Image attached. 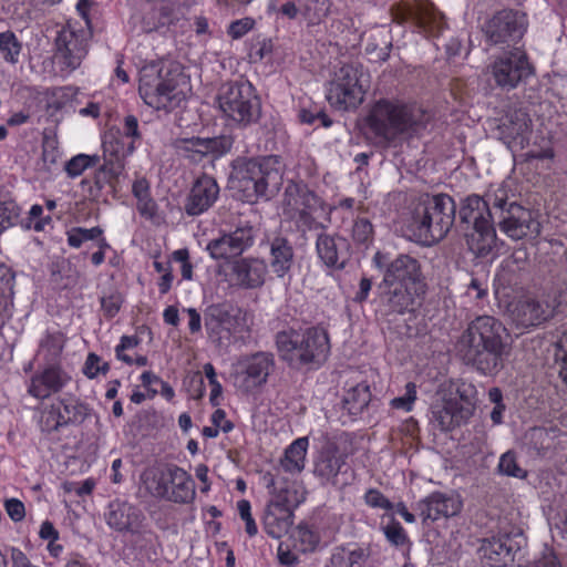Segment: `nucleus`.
I'll use <instances>...</instances> for the list:
<instances>
[{
    "instance_id": "nucleus-20",
    "label": "nucleus",
    "mask_w": 567,
    "mask_h": 567,
    "mask_svg": "<svg viewBox=\"0 0 567 567\" xmlns=\"http://www.w3.org/2000/svg\"><path fill=\"white\" fill-rule=\"evenodd\" d=\"M265 245L268 249L267 266L277 278H285L290 274L295 266V247L291 240L282 235L276 234L266 239Z\"/></svg>"
},
{
    "instance_id": "nucleus-62",
    "label": "nucleus",
    "mask_w": 567,
    "mask_h": 567,
    "mask_svg": "<svg viewBox=\"0 0 567 567\" xmlns=\"http://www.w3.org/2000/svg\"><path fill=\"white\" fill-rule=\"evenodd\" d=\"M526 437L528 439L529 444L533 445L534 450L537 453H540L549 447V433L546 429L543 427H534L532 429Z\"/></svg>"
},
{
    "instance_id": "nucleus-36",
    "label": "nucleus",
    "mask_w": 567,
    "mask_h": 567,
    "mask_svg": "<svg viewBox=\"0 0 567 567\" xmlns=\"http://www.w3.org/2000/svg\"><path fill=\"white\" fill-rule=\"evenodd\" d=\"M495 223L473 226L467 229L465 240L468 249L477 257L487 256L496 246Z\"/></svg>"
},
{
    "instance_id": "nucleus-35",
    "label": "nucleus",
    "mask_w": 567,
    "mask_h": 567,
    "mask_svg": "<svg viewBox=\"0 0 567 567\" xmlns=\"http://www.w3.org/2000/svg\"><path fill=\"white\" fill-rule=\"evenodd\" d=\"M346 465V455L341 454L337 447L323 449L316 462L313 473L324 484H336L341 468Z\"/></svg>"
},
{
    "instance_id": "nucleus-63",
    "label": "nucleus",
    "mask_w": 567,
    "mask_h": 567,
    "mask_svg": "<svg viewBox=\"0 0 567 567\" xmlns=\"http://www.w3.org/2000/svg\"><path fill=\"white\" fill-rule=\"evenodd\" d=\"M254 25L255 20L252 18L246 17L238 19L229 24L227 33L231 39L237 40L247 34L254 28Z\"/></svg>"
},
{
    "instance_id": "nucleus-22",
    "label": "nucleus",
    "mask_w": 567,
    "mask_h": 567,
    "mask_svg": "<svg viewBox=\"0 0 567 567\" xmlns=\"http://www.w3.org/2000/svg\"><path fill=\"white\" fill-rule=\"evenodd\" d=\"M383 285H406L425 287L422 279L420 262L412 256L401 254L386 264L382 281Z\"/></svg>"
},
{
    "instance_id": "nucleus-3",
    "label": "nucleus",
    "mask_w": 567,
    "mask_h": 567,
    "mask_svg": "<svg viewBox=\"0 0 567 567\" xmlns=\"http://www.w3.org/2000/svg\"><path fill=\"white\" fill-rule=\"evenodd\" d=\"M277 156L262 159L237 158L229 177L230 188L239 194L241 200L255 203L259 198L269 199L279 190L282 174L277 167Z\"/></svg>"
},
{
    "instance_id": "nucleus-38",
    "label": "nucleus",
    "mask_w": 567,
    "mask_h": 567,
    "mask_svg": "<svg viewBox=\"0 0 567 567\" xmlns=\"http://www.w3.org/2000/svg\"><path fill=\"white\" fill-rule=\"evenodd\" d=\"M309 446L308 437H299L295 440L285 450L284 456L280 458L281 467L291 474H299L306 465V455Z\"/></svg>"
},
{
    "instance_id": "nucleus-64",
    "label": "nucleus",
    "mask_w": 567,
    "mask_h": 567,
    "mask_svg": "<svg viewBox=\"0 0 567 567\" xmlns=\"http://www.w3.org/2000/svg\"><path fill=\"white\" fill-rule=\"evenodd\" d=\"M140 340L135 336H123L120 343L115 348L116 358L128 365L133 364V359L125 354L124 351L137 347Z\"/></svg>"
},
{
    "instance_id": "nucleus-9",
    "label": "nucleus",
    "mask_w": 567,
    "mask_h": 567,
    "mask_svg": "<svg viewBox=\"0 0 567 567\" xmlns=\"http://www.w3.org/2000/svg\"><path fill=\"white\" fill-rule=\"evenodd\" d=\"M204 326L208 340L218 349L227 350L250 332V316L228 303H213L204 311Z\"/></svg>"
},
{
    "instance_id": "nucleus-34",
    "label": "nucleus",
    "mask_w": 567,
    "mask_h": 567,
    "mask_svg": "<svg viewBox=\"0 0 567 567\" xmlns=\"http://www.w3.org/2000/svg\"><path fill=\"white\" fill-rule=\"evenodd\" d=\"M511 316L518 327L528 328L539 326L546 321L550 318L551 311L547 303L526 298L513 305Z\"/></svg>"
},
{
    "instance_id": "nucleus-18",
    "label": "nucleus",
    "mask_w": 567,
    "mask_h": 567,
    "mask_svg": "<svg viewBox=\"0 0 567 567\" xmlns=\"http://www.w3.org/2000/svg\"><path fill=\"white\" fill-rule=\"evenodd\" d=\"M181 475L177 465L174 464L147 467L141 473V487L154 498H169L172 495L168 494V484H174L178 491H183Z\"/></svg>"
},
{
    "instance_id": "nucleus-26",
    "label": "nucleus",
    "mask_w": 567,
    "mask_h": 567,
    "mask_svg": "<svg viewBox=\"0 0 567 567\" xmlns=\"http://www.w3.org/2000/svg\"><path fill=\"white\" fill-rule=\"evenodd\" d=\"M316 250L326 267L337 270L343 269L350 257L348 240L338 235L326 233L318 235Z\"/></svg>"
},
{
    "instance_id": "nucleus-61",
    "label": "nucleus",
    "mask_w": 567,
    "mask_h": 567,
    "mask_svg": "<svg viewBox=\"0 0 567 567\" xmlns=\"http://www.w3.org/2000/svg\"><path fill=\"white\" fill-rule=\"evenodd\" d=\"M416 400V386L414 383L409 382L405 385V393L402 396L394 398L391 401V405L394 409L410 412L413 408L414 401Z\"/></svg>"
},
{
    "instance_id": "nucleus-15",
    "label": "nucleus",
    "mask_w": 567,
    "mask_h": 567,
    "mask_svg": "<svg viewBox=\"0 0 567 567\" xmlns=\"http://www.w3.org/2000/svg\"><path fill=\"white\" fill-rule=\"evenodd\" d=\"M528 28L525 13L504 9L495 12L482 24L484 41L493 47L517 48Z\"/></svg>"
},
{
    "instance_id": "nucleus-54",
    "label": "nucleus",
    "mask_w": 567,
    "mask_h": 567,
    "mask_svg": "<svg viewBox=\"0 0 567 567\" xmlns=\"http://www.w3.org/2000/svg\"><path fill=\"white\" fill-rule=\"evenodd\" d=\"M297 538L301 544L302 551H313L320 543V535L308 525H299Z\"/></svg>"
},
{
    "instance_id": "nucleus-17",
    "label": "nucleus",
    "mask_w": 567,
    "mask_h": 567,
    "mask_svg": "<svg viewBox=\"0 0 567 567\" xmlns=\"http://www.w3.org/2000/svg\"><path fill=\"white\" fill-rule=\"evenodd\" d=\"M255 231L252 226L245 224L235 230L221 233L217 238L212 239L206 250L215 260H227L240 256L254 245Z\"/></svg>"
},
{
    "instance_id": "nucleus-46",
    "label": "nucleus",
    "mask_w": 567,
    "mask_h": 567,
    "mask_svg": "<svg viewBox=\"0 0 567 567\" xmlns=\"http://www.w3.org/2000/svg\"><path fill=\"white\" fill-rule=\"evenodd\" d=\"M371 400L369 385L360 383L352 388L344 396V404L350 413H361Z\"/></svg>"
},
{
    "instance_id": "nucleus-49",
    "label": "nucleus",
    "mask_w": 567,
    "mask_h": 567,
    "mask_svg": "<svg viewBox=\"0 0 567 567\" xmlns=\"http://www.w3.org/2000/svg\"><path fill=\"white\" fill-rule=\"evenodd\" d=\"M103 235V229L99 226L92 228L74 227L66 233L68 244L72 248H80L83 243L95 240Z\"/></svg>"
},
{
    "instance_id": "nucleus-24",
    "label": "nucleus",
    "mask_w": 567,
    "mask_h": 567,
    "mask_svg": "<svg viewBox=\"0 0 567 567\" xmlns=\"http://www.w3.org/2000/svg\"><path fill=\"white\" fill-rule=\"evenodd\" d=\"M219 186L209 175H202L193 184L184 205L188 216H198L207 212L218 199Z\"/></svg>"
},
{
    "instance_id": "nucleus-60",
    "label": "nucleus",
    "mask_w": 567,
    "mask_h": 567,
    "mask_svg": "<svg viewBox=\"0 0 567 567\" xmlns=\"http://www.w3.org/2000/svg\"><path fill=\"white\" fill-rule=\"evenodd\" d=\"M532 567H563V561L554 548L545 546L535 557Z\"/></svg>"
},
{
    "instance_id": "nucleus-47",
    "label": "nucleus",
    "mask_w": 567,
    "mask_h": 567,
    "mask_svg": "<svg viewBox=\"0 0 567 567\" xmlns=\"http://www.w3.org/2000/svg\"><path fill=\"white\" fill-rule=\"evenodd\" d=\"M136 150V145L134 144H125L123 138L109 135L103 141V155L104 158H116L120 162H124V158Z\"/></svg>"
},
{
    "instance_id": "nucleus-58",
    "label": "nucleus",
    "mask_w": 567,
    "mask_h": 567,
    "mask_svg": "<svg viewBox=\"0 0 567 567\" xmlns=\"http://www.w3.org/2000/svg\"><path fill=\"white\" fill-rule=\"evenodd\" d=\"M363 499L364 503L371 508H379L384 511L394 509L393 503L377 488H369L364 493Z\"/></svg>"
},
{
    "instance_id": "nucleus-45",
    "label": "nucleus",
    "mask_w": 567,
    "mask_h": 567,
    "mask_svg": "<svg viewBox=\"0 0 567 567\" xmlns=\"http://www.w3.org/2000/svg\"><path fill=\"white\" fill-rule=\"evenodd\" d=\"M22 51V42L12 31L0 32V55L9 64H17Z\"/></svg>"
},
{
    "instance_id": "nucleus-55",
    "label": "nucleus",
    "mask_w": 567,
    "mask_h": 567,
    "mask_svg": "<svg viewBox=\"0 0 567 567\" xmlns=\"http://www.w3.org/2000/svg\"><path fill=\"white\" fill-rule=\"evenodd\" d=\"M109 370L110 364L97 354L91 352L86 357L82 371L89 379H94L99 373L106 374Z\"/></svg>"
},
{
    "instance_id": "nucleus-8",
    "label": "nucleus",
    "mask_w": 567,
    "mask_h": 567,
    "mask_svg": "<svg viewBox=\"0 0 567 567\" xmlns=\"http://www.w3.org/2000/svg\"><path fill=\"white\" fill-rule=\"evenodd\" d=\"M474 386L462 380L441 382L431 404V422L443 432L465 423L474 412Z\"/></svg>"
},
{
    "instance_id": "nucleus-12",
    "label": "nucleus",
    "mask_w": 567,
    "mask_h": 567,
    "mask_svg": "<svg viewBox=\"0 0 567 567\" xmlns=\"http://www.w3.org/2000/svg\"><path fill=\"white\" fill-rule=\"evenodd\" d=\"M276 369L275 354L270 351H256L243 354L231 367L234 386L245 393H254L264 388Z\"/></svg>"
},
{
    "instance_id": "nucleus-7",
    "label": "nucleus",
    "mask_w": 567,
    "mask_h": 567,
    "mask_svg": "<svg viewBox=\"0 0 567 567\" xmlns=\"http://www.w3.org/2000/svg\"><path fill=\"white\" fill-rule=\"evenodd\" d=\"M515 197V192L506 182L488 190L495 214L494 223L512 240L537 237L542 230L540 223L534 213L518 204Z\"/></svg>"
},
{
    "instance_id": "nucleus-56",
    "label": "nucleus",
    "mask_w": 567,
    "mask_h": 567,
    "mask_svg": "<svg viewBox=\"0 0 567 567\" xmlns=\"http://www.w3.org/2000/svg\"><path fill=\"white\" fill-rule=\"evenodd\" d=\"M20 215L14 202H0V233L13 226Z\"/></svg>"
},
{
    "instance_id": "nucleus-57",
    "label": "nucleus",
    "mask_w": 567,
    "mask_h": 567,
    "mask_svg": "<svg viewBox=\"0 0 567 567\" xmlns=\"http://www.w3.org/2000/svg\"><path fill=\"white\" fill-rule=\"evenodd\" d=\"M237 511L240 518L245 522V530L249 537H254L258 533L257 524L251 515V505L247 499H240L237 502Z\"/></svg>"
},
{
    "instance_id": "nucleus-40",
    "label": "nucleus",
    "mask_w": 567,
    "mask_h": 567,
    "mask_svg": "<svg viewBox=\"0 0 567 567\" xmlns=\"http://www.w3.org/2000/svg\"><path fill=\"white\" fill-rule=\"evenodd\" d=\"M66 342L60 330H47L39 342L38 355L50 364H56Z\"/></svg>"
},
{
    "instance_id": "nucleus-37",
    "label": "nucleus",
    "mask_w": 567,
    "mask_h": 567,
    "mask_svg": "<svg viewBox=\"0 0 567 567\" xmlns=\"http://www.w3.org/2000/svg\"><path fill=\"white\" fill-rule=\"evenodd\" d=\"M293 524V513L287 508L266 505L262 527L266 534L275 539L285 536Z\"/></svg>"
},
{
    "instance_id": "nucleus-41",
    "label": "nucleus",
    "mask_w": 567,
    "mask_h": 567,
    "mask_svg": "<svg viewBox=\"0 0 567 567\" xmlns=\"http://www.w3.org/2000/svg\"><path fill=\"white\" fill-rule=\"evenodd\" d=\"M530 118L522 109L509 111L503 118L499 130L505 138L516 140L528 132Z\"/></svg>"
},
{
    "instance_id": "nucleus-6",
    "label": "nucleus",
    "mask_w": 567,
    "mask_h": 567,
    "mask_svg": "<svg viewBox=\"0 0 567 567\" xmlns=\"http://www.w3.org/2000/svg\"><path fill=\"white\" fill-rule=\"evenodd\" d=\"M182 79L183 73L177 63L152 62L140 72V96L157 111H173L185 101V94L179 89Z\"/></svg>"
},
{
    "instance_id": "nucleus-29",
    "label": "nucleus",
    "mask_w": 567,
    "mask_h": 567,
    "mask_svg": "<svg viewBox=\"0 0 567 567\" xmlns=\"http://www.w3.org/2000/svg\"><path fill=\"white\" fill-rule=\"evenodd\" d=\"M519 547L509 535H502L484 540L480 550L489 567H506L514 561Z\"/></svg>"
},
{
    "instance_id": "nucleus-5",
    "label": "nucleus",
    "mask_w": 567,
    "mask_h": 567,
    "mask_svg": "<svg viewBox=\"0 0 567 567\" xmlns=\"http://www.w3.org/2000/svg\"><path fill=\"white\" fill-rule=\"evenodd\" d=\"M280 358L290 367H320L330 353V338L322 326L284 330L276 334Z\"/></svg>"
},
{
    "instance_id": "nucleus-4",
    "label": "nucleus",
    "mask_w": 567,
    "mask_h": 567,
    "mask_svg": "<svg viewBox=\"0 0 567 567\" xmlns=\"http://www.w3.org/2000/svg\"><path fill=\"white\" fill-rule=\"evenodd\" d=\"M456 204L447 194H423L412 209L410 229L424 245L442 240L455 221Z\"/></svg>"
},
{
    "instance_id": "nucleus-42",
    "label": "nucleus",
    "mask_w": 567,
    "mask_h": 567,
    "mask_svg": "<svg viewBox=\"0 0 567 567\" xmlns=\"http://www.w3.org/2000/svg\"><path fill=\"white\" fill-rule=\"evenodd\" d=\"M60 410V417L62 423L68 424H80L90 414L87 404L81 402L73 396H65L54 403Z\"/></svg>"
},
{
    "instance_id": "nucleus-25",
    "label": "nucleus",
    "mask_w": 567,
    "mask_h": 567,
    "mask_svg": "<svg viewBox=\"0 0 567 567\" xmlns=\"http://www.w3.org/2000/svg\"><path fill=\"white\" fill-rule=\"evenodd\" d=\"M175 147L179 155L188 158L192 162H200L204 156L208 154L221 155L228 152L231 147V141L228 137H189L179 138L175 142Z\"/></svg>"
},
{
    "instance_id": "nucleus-32",
    "label": "nucleus",
    "mask_w": 567,
    "mask_h": 567,
    "mask_svg": "<svg viewBox=\"0 0 567 567\" xmlns=\"http://www.w3.org/2000/svg\"><path fill=\"white\" fill-rule=\"evenodd\" d=\"M125 164L116 158L105 157L103 164L95 171L93 185L87 179L81 182L82 186L89 185V196L92 199H99L103 189L109 187L113 193L116 192V185L120 176L124 172Z\"/></svg>"
},
{
    "instance_id": "nucleus-52",
    "label": "nucleus",
    "mask_w": 567,
    "mask_h": 567,
    "mask_svg": "<svg viewBox=\"0 0 567 567\" xmlns=\"http://www.w3.org/2000/svg\"><path fill=\"white\" fill-rule=\"evenodd\" d=\"M373 226L368 218H357L352 227V238L358 245L368 247L373 240Z\"/></svg>"
},
{
    "instance_id": "nucleus-31",
    "label": "nucleus",
    "mask_w": 567,
    "mask_h": 567,
    "mask_svg": "<svg viewBox=\"0 0 567 567\" xmlns=\"http://www.w3.org/2000/svg\"><path fill=\"white\" fill-rule=\"evenodd\" d=\"M460 220L471 227L494 223L495 214L488 192L485 197L472 194L464 198L458 212Z\"/></svg>"
},
{
    "instance_id": "nucleus-28",
    "label": "nucleus",
    "mask_w": 567,
    "mask_h": 567,
    "mask_svg": "<svg viewBox=\"0 0 567 567\" xmlns=\"http://www.w3.org/2000/svg\"><path fill=\"white\" fill-rule=\"evenodd\" d=\"M70 381V374L60 365L48 363L43 371L31 378L28 392L30 395L43 400L61 391Z\"/></svg>"
},
{
    "instance_id": "nucleus-33",
    "label": "nucleus",
    "mask_w": 567,
    "mask_h": 567,
    "mask_svg": "<svg viewBox=\"0 0 567 567\" xmlns=\"http://www.w3.org/2000/svg\"><path fill=\"white\" fill-rule=\"evenodd\" d=\"M461 506L456 497L439 492L432 493L419 503L420 515L424 522L455 516L461 511Z\"/></svg>"
},
{
    "instance_id": "nucleus-59",
    "label": "nucleus",
    "mask_w": 567,
    "mask_h": 567,
    "mask_svg": "<svg viewBox=\"0 0 567 567\" xmlns=\"http://www.w3.org/2000/svg\"><path fill=\"white\" fill-rule=\"evenodd\" d=\"M123 137L130 138L128 144H134L136 147L141 144L143 134L138 124V120L134 115H127L123 123Z\"/></svg>"
},
{
    "instance_id": "nucleus-27",
    "label": "nucleus",
    "mask_w": 567,
    "mask_h": 567,
    "mask_svg": "<svg viewBox=\"0 0 567 567\" xmlns=\"http://www.w3.org/2000/svg\"><path fill=\"white\" fill-rule=\"evenodd\" d=\"M105 519L111 528L134 534L142 530L145 516L137 506L128 502L114 501L109 505Z\"/></svg>"
},
{
    "instance_id": "nucleus-21",
    "label": "nucleus",
    "mask_w": 567,
    "mask_h": 567,
    "mask_svg": "<svg viewBox=\"0 0 567 567\" xmlns=\"http://www.w3.org/2000/svg\"><path fill=\"white\" fill-rule=\"evenodd\" d=\"M381 300L388 308L389 313L403 315L413 311L417 299L424 295V287L406 286V285H379Z\"/></svg>"
},
{
    "instance_id": "nucleus-16",
    "label": "nucleus",
    "mask_w": 567,
    "mask_h": 567,
    "mask_svg": "<svg viewBox=\"0 0 567 567\" xmlns=\"http://www.w3.org/2000/svg\"><path fill=\"white\" fill-rule=\"evenodd\" d=\"M391 17L393 22L409 24L425 37H439L446 27L442 13L432 3L419 0L394 3Z\"/></svg>"
},
{
    "instance_id": "nucleus-11",
    "label": "nucleus",
    "mask_w": 567,
    "mask_h": 567,
    "mask_svg": "<svg viewBox=\"0 0 567 567\" xmlns=\"http://www.w3.org/2000/svg\"><path fill=\"white\" fill-rule=\"evenodd\" d=\"M217 104L223 115L240 127H247L258 121L261 103L249 81H229L220 85Z\"/></svg>"
},
{
    "instance_id": "nucleus-48",
    "label": "nucleus",
    "mask_w": 567,
    "mask_h": 567,
    "mask_svg": "<svg viewBox=\"0 0 567 567\" xmlns=\"http://www.w3.org/2000/svg\"><path fill=\"white\" fill-rule=\"evenodd\" d=\"M100 157L97 155L78 154L70 158L64 166V169L69 177L75 178L82 175V173L99 164Z\"/></svg>"
},
{
    "instance_id": "nucleus-1",
    "label": "nucleus",
    "mask_w": 567,
    "mask_h": 567,
    "mask_svg": "<svg viewBox=\"0 0 567 567\" xmlns=\"http://www.w3.org/2000/svg\"><path fill=\"white\" fill-rule=\"evenodd\" d=\"M507 330L493 316H478L461 334L456 350L465 364L484 375H494L504 367Z\"/></svg>"
},
{
    "instance_id": "nucleus-43",
    "label": "nucleus",
    "mask_w": 567,
    "mask_h": 567,
    "mask_svg": "<svg viewBox=\"0 0 567 567\" xmlns=\"http://www.w3.org/2000/svg\"><path fill=\"white\" fill-rule=\"evenodd\" d=\"M301 7V16L310 25L319 24L330 12V0H297Z\"/></svg>"
},
{
    "instance_id": "nucleus-10",
    "label": "nucleus",
    "mask_w": 567,
    "mask_h": 567,
    "mask_svg": "<svg viewBox=\"0 0 567 567\" xmlns=\"http://www.w3.org/2000/svg\"><path fill=\"white\" fill-rule=\"evenodd\" d=\"M370 87V74L360 63H344L328 82L326 96L338 111L357 110Z\"/></svg>"
},
{
    "instance_id": "nucleus-23",
    "label": "nucleus",
    "mask_w": 567,
    "mask_h": 567,
    "mask_svg": "<svg viewBox=\"0 0 567 567\" xmlns=\"http://www.w3.org/2000/svg\"><path fill=\"white\" fill-rule=\"evenodd\" d=\"M268 266L266 261L257 257L236 259L230 266V278L235 286L241 289H256L266 281Z\"/></svg>"
},
{
    "instance_id": "nucleus-44",
    "label": "nucleus",
    "mask_w": 567,
    "mask_h": 567,
    "mask_svg": "<svg viewBox=\"0 0 567 567\" xmlns=\"http://www.w3.org/2000/svg\"><path fill=\"white\" fill-rule=\"evenodd\" d=\"M177 471L182 473L181 480L183 482V491H178L174 484H168V494L172 495L169 498H164V501L176 503V504H187L190 503L196 495L195 492V482L192 476L182 467L177 466Z\"/></svg>"
},
{
    "instance_id": "nucleus-53",
    "label": "nucleus",
    "mask_w": 567,
    "mask_h": 567,
    "mask_svg": "<svg viewBox=\"0 0 567 567\" xmlns=\"http://www.w3.org/2000/svg\"><path fill=\"white\" fill-rule=\"evenodd\" d=\"M382 530L388 542L396 547L404 546L408 543V536L404 528L393 517L390 518V522L386 525L382 526Z\"/></svg>"
},
{
    "instance_id": "nucleus-50",
    "label": "nucleus",
    "mask_w": 567,
    "mask_h": 567,
    "mask_svg": "<svg viewBox=\"0 0 567 567\" xmlns=\"http://www.w3.org/2000/svg\"><path fill=\"white\" fill-rule=\"evenodd\" d=\"M498 471L503 475L515 478H525L527 476V472L517 464L515 453L512 451H507L501 456Z\"/></svg>"
},
{
    "instance_id": "nucleus-14",
    "label": "nucleus",
    "mask_w": 567,
    "mask_h": 567,
    "mask_svg": "<svg viewBox=\"0 0 567 567\" xmlns=\"http://www.w3.org/2000/svg\"><path fill=\"white\" fill-rule=\"evenodd\" d=\"M488 81L503 91H512L533 74V66L526 52L513 48L493 55L486 66Z\"/></svg>"
},
{
    "instance_id": "nucleus-51",
    "label": "nucleus",
    "mask_w": 567,
    "mask_h": 567,
    "mask_svg": "<svg viewBox=\"0 0 567 567\" xmlns=\"http://www.w3.org/2000/svg\"><path fill=\"white\" fill-rule=\"evenodd\" d=\"M39 424L41 430L48 433L56 431L61 426H65L60 417V410L54 403L42 411Z\"/></svg>"
},
{
    "instance_id": "nucleus-2",
    "label": "nucleus",
    "mask_w": 567,
    "mask_h": 567,
    "mask_svg": "<svg viewBox=\"0 0 567 567\" xmlns=\"http://www.w3.org/2000/svg\"><path fill=\"white\" fill-rule=\"evenodd\" d=\"M430 118V114L417 105L380 99L371 106L367 124L378 137L390 143L402 135H413L425 130Z\"/></svg>"
},
{
    "instance_id": "nucleus-39",
    "label": "nucleus",
    "mask_w": 567,
    "mask_h": 567,
    "mask_svg": "<svg viewBox=\"0 0 567 567\" xmlns=\"http://www.w3.org/2000/svg\"><path fill=\"white\" fill-rule=\"evenodd\" d=\"M369 558L367 549L359 546L336 547L326 567H360Z\"/></svg>"
},
{
    "instance_id": "nucleus-19",
    "label": "nucleus",
    "mask_w": 567,
    "mask_h": 567,
    "mask_svg": "<svg viewBox=\"0 0 567 567\" xmlns=\"http://www.w3.org/2000/svg\"><path fill=\"white\" fill-rule=\"evenodd\" d=\"M56 56L69 71L78 69L87 53V40L84 33L72 28H63L56 37Z\"/></svg>"
},
{
    "instance_id": "nucleus-13",
    "label": "nucleus",
    "mask_w": 567,
    "mask_h": 567,
    "mask_svg": "<svg viewBox=\"0 0 567 567\" xmlns=\"http://www.w3.org/2000/svg\"><path fill=\"white\" fill-rule=\"evenodd\" d=\"M323 200L305 183L289 182L284 192L282 214L297 229L308 231L317 227L315 214L322 209Z\"/></svg>"
},
{
    "instance_id": "nucleus-30",
    "label": "nucleus",
    "mask_w": 567,
    "mask_h": 567,
    "mask_svg": "<svg viewBox=\"0 0 567 567\" xmlns=\"http://www.w3.org/2000/svg\"><path fill=\"white\" fill-rule=\"evenodd\" d=\"M267 487L270 489L271 497L268 504L287 508L293 513L306 499L305 488L297 482H289L282 477L269 476Z\"/></svg>"
}]
</instances>
